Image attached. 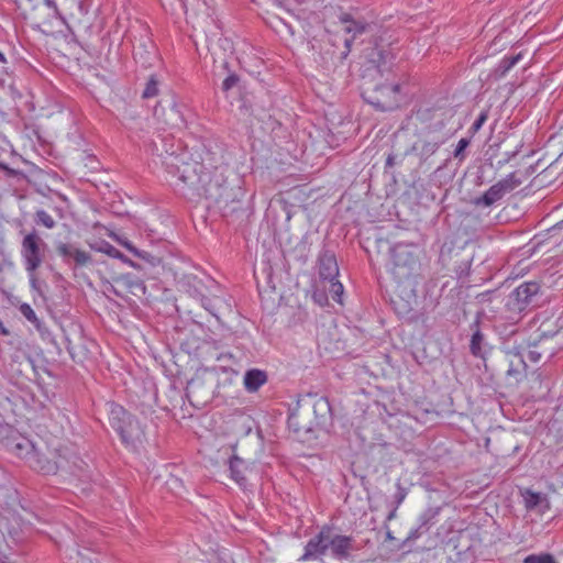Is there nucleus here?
<instances>
[{
    "instance_id": "1",
    "label": "nucleus",
    "mask_w": 563,
    "mask_h": 563,
    "mask_svg": "<svg viewBox=\"0 0 563 563\" xmlns=\"http://www.w3.org/2000/svg\"><path fill=\"white\" fill-rule=\"evenodd\" d=\"M418 247L415 244L397 243L390 249L389 272L397 284H408L410 292H413V278L418 275L420 262L417 254ZM416 301L413 294L409 295V299H393L395 311L402 318L415 320L416 314L411 300Z\"/></svg>"
},
{
    "instance_id": "2",
    "label": "nucleus",
    "mask_w": 563,
    "mask_h": 563,
    "mask_svg": "<svg viewBox=\"0 0 563 563\" xmlns=\"http://www.w3.org/2000/svg\"><path fill=\"white\" fill-rule=\"evenodd\" d=\"M162 147L165 152L163 165L167 173L177 180L188 186L199 194H202L209 183L212 180L209 172L202 170L198 159L190 155L188 152L183 151L178 153L180 144L170 145L165 140H162Z\"/></svg>"
},
{
    "instance_id": "3",
    "label": "nucleus",
    "mask_w": 563,
    "mask_h": 563,
    "mask_svg": "<svg viewBox=\"0 0 563 563\" xmlns=\"http://www.w3.org/2000/svg\"><path fill=\"white\" fill-rule=\"evenodd\" d=\"M340 21L344 24V31L351 33V38H345L344 46L345 51L341 54V59H345L351 52L353 40L361 34L371 33L375 35L374 47L369 49L366 57L371 64H373L377 70L383 75L385 69H389V66L395 59V55L386 49V46L391 45L389 38H385L384 35H376V25L367 23L362 20H354L351 14L343 13L340 15Z\"/></svg>"
},
{
    "instance_id": "4",
    "label": "nucleus",
    "mask_w": 563,
    "mask_h": 563,
    "mask_svg": "<svg viewBox=\"0 0 563 563\" xmlns=\"http://www.w3.org/2000/svg\"><path fill=\"white\" fill-rule=\"evenodd\" d=\"M222 176L217 174L202 192L219 208L223 217H229L242 209L245 195L238 176L233 172Z\"/></svg>"
},
{
    "instance_id": "5",
    "label": "nucleus",
    "mask_w": 563,
    "mask_h": 563,
    "mask_svg": "<svg viewBox=\"0 0 563 563\" xmlns=\"http://www.w3.org/2000/svg\"><path fill=\"white\" fill-rule=\"evenodd\" d=\"M109 423L126 448L136 449L139 444H142L145 437L142 426L121 405L109 404Z\"/></svg>"
},
{
    "instance_id": "6",
    "label": "nucleus",
    "mask_w": 563,
    "mask_h": 563,
    "mask_svg": "<svg viewBox=\"0 0 563 563\" xmlns=\"http://www.w3.org/2000/svg\"><path fill=\"white\" fill-rule=\"evenodd\" d=\"M543 292L538 282H523L507 297L505 305L508 319L518 322L521 314L541 305Z\"/></svg>"
},
{
    "instance_id": "7",
    "label": "nucleus",
    "mask_w": 563,
    "mask_h": 563,
    "mask_svg": "<svg viewBox=\"0 0 563 563\" xmlns=\"http://www.w3.org/2000/svg\"><path fill=\"white\" fill-rule=\"evenodd\" d=\"M154 114L162 118L168 128L176 130L187 128L195 118L192 110L176 96L158 101Z\"/></svg>"
},
{
    "instance_id": "8",
    "label": "nucleus",
    "mask_w": 563,
    "mask_h": 563,
    "mask_svg": "<svg viewBox=\"0 0 563 563\" xmlns=\"http://www.w3.org/2000/svg\"><path fill=\"white\" fill-rule=\"evenodd\" d=\"M364 99L375 109L386 112L396 110L401 102L400 82H382L375 85L372 90H366Z\"/></svg>"
},
{
    "instance_id": "9",
    "label": "nucleus",
    "mask_w": 563,
    "mask_h": 563,
    "mask_svg": "<svg viewBox=\"0 0 563 563\" xmlns=\"http://www.w3.org/2000/svg\"><path fill=\"white\" fill-rule=\"evenodd\" d=\"M47 244L33 229L25 233L21 241V257L26 272L37 271L46 257Z\"/></svg>"
},
{
    "instance_id": "10",
    "label": "nucleus",
    "mask_w": 563,
    "mask_h": 563,
    "mask_svg": "<svg viewBox=\"0 0 563 563\" xmlns=\"http://www.w3.org/2000/svg\"><path fill=\"white\" fill-rule=\"evenodd\" d=\"M192 155L198 159V164L201 165V169L209 172L212 178H214L217 174L224 176L231 172L229 166L224 163L223 155L219 147L213 150L203 144Z\"/></svg>"
},
{
    "instance_id": "11",
    "label": "nucleus",
    "mask_w": 563,
    "mask_h": 563,
    "mask_svg": "<svg viewBox=\"0 0 563 563\" xmlns=\"http://www.w3.org/2000/svg\"><path fill=\"white\" fill-rule=\"evenodd\" d=\"M55 247L57 255L73 272L93 263L91 254L78 247L76 243L58 242Z\"/></svg>"
},
{
    "instance_id": "12",
    "label": "nucleus",
    "mask_w": 563,
    "mask_h": 563,
    "mask_svg": "<svg viewBox=\"0 0 563 563\" xmlns=\"http://www.w3.org/2000/svg\"><path fill=\"white\" fill-rule=\"evenodd\" d=\"M329 551L332 558L339 561H347L352 559V553L358 548L352 536L340 534L330 526Z\"/></svg>"
},
{
    "instance_id": "13",
    "label": "nucleus",
    "mask_w": 563,
    "mask_h": 563,
    "mask_svg": "<svg viewBox=\"0 0 563 563\" xmlns=\"http://www.w3.org/2000/svg\"><path fill=\"white\" fill-rule=\"evenodd\" d=\"M132 44L135 62L144 68L150 67L156 58V48L147 30L144 29L139 36L135 35Z\"/></svg>"
},
{
    "instance_id": "14",
    "label": "nucleus",
    "mask_w": 563,
    "mask_h": 563,
    "mask_svg": "<svg viewBox=\"0 0 563 563\" xmlns=\"http://www.w3.org/2000/svg\"><path fill=\"white\" fill-rule=\"evenodd\" d=\"M329 532L330 526H322L319 532L307 542L303 554L299 558L298 561L306 562L310 560H318L325 555L329 551Z\"/></svg>"
},
{
    "instance_id": "15",
    "label": "nucleus",
    "mask_w": 563,
    "mask_h": 563,
    "mask_svg": "<svg viewBox=\"0 0 563 563\" xmlns=\"http://www.w3.org/2000/svg\"><path fill=\"white\" fill-rule=\"evenodd\" d=\"M312 413L314 417L313 422H310L309 426H299L296 423V432H299L300 430L310 431L312 428L324 426L328 419L331 417V406L329 400L325 397L316 398L312 402Z\"/></svg>"
},
{
    "instance_id": "16",
    "label": "nucleus",
    "mask_w": 563,
    "mask_h": 563,
    "mask_svg": "<svg viewBox=\"0 0 563 563\" xmlns=\"http://www.w3.org/2000/svg\"><path fill=\"white\" fill-rule=\"evenodd\" d=\"M318 273L323 282L334 280L339 276L336 257L332 251L323 249L318 256Z\"/></svg>"
},
{
    "instance_id": "17",
    "label": "nucleus",
    "mask_w": 563,
    "mask_h": 563,
    "mask_svg": "<svg viewBox=\"0 0 563 563\" xmlns=\"http://www.w3.org/2000/svg\"><path fill=\"white\" fill-rule=\"evenodd\" d=\"M5 446L8 448L9 451L13 452L21 459H25L27 462L31 459L30 456L36 450L33 442L30 439L21 435L19 432L11 437L10 441L7 442Z\"/></svg>"
},
{
    "instance_id": "18",
    "label": "nucleus",
    "mask_w": 563,
    "mask_h": 563,
    "mask_svg": "<svg viewBox=\"0 0 563 563\" xmlns=\"http://www.w3.org/2000/svg\"><path fill=\"white\" fill-rule=\"evenodd\" d=\"M229 471L231 478L240 486L246 487L247 473L251 472L250 464L238 455H233L229 460Z\"/></svg>"
},
{
    "instance_id": "19",
    "label": "nucleus",
    "mask_w": 563,
    "mask_h": 563,
    "mask_svg": "<svg viewBox=\"0 0 563 563\" xmlns=\"http://www.w3.org/2000/svg\"><path fill=\"white\" fill-rule=\"evenodd\" d=\"M439 146L440 144L437 141L419 139L405 152V155L415 154L419 157L420 164H422L439 150Z\"/></svg>"
},
{
    "instance_id": "20",
    "label": "nucleus",
    "mask_w": 563,
    "mask_h": 563,
    "mask_svg": "<svg viewBox=\"0 0 563 563\" xmlns=\"http://www.w3.org/2000/svg\"><path fill=\"white\" fill-rule=\"evenodd\" d=\"M30 465L38 471L40 473L44 475H56L57 474V466L54 464V454L52 453V456H45L43 454H40L36 450L35 452L30 456Z\"/></svg>"
},
{
    "instance_id": "21",
    "label": "nucleus",
    "mask_w": 563,
    "mask_h": 563,
    "mask_svg": "<svg viewBox=\"0 0 563 563\" xmlns=\"http://www.w3.org/2000/svg\"><path fill=\"white\" fill-rule=\"evenodd\" d=\"M53 454L54 464L57 466V473L65 472L67 474H75L77 457L74 454L69 453L67 449H57Z\"/></svg>"
},
{
    "instance_id": "22",
    "label": "nucleus",
    "mask_w": 563,
    "mask_h": 563,
    "mask_svg": "<svg viewBox=\"0 0 563 563\" xmlns=\"http://www.w3.org/2000/svg\"><path fill=\"white\" fill-rule=\"evenodd\" d=\"M505 191L498 183L490 186L482 196L476 197L473 203L476 207H490L497 201L501 200L505 196Z\"/></svg>"
},
{
    "instance_id": "23",
    "label": "nucleus",
    "mask_w": 563,
    "mask_h": 563,
    "mask_svg": "<svg viewBox=\"0 0 563 563\" xmlns=\"http://www.w3.org/2000/svg\"><path fill=\"white\" fill-rule=\"evenodd\" d=\"M14 2L25 19L38 24V20H41L40 8L43 5V0H14Z\"/></svg>"
},
{
    "instance_id": "24",
    "label": "nucleus",
    "mask_w": 563,
    "mask_h": 563,
    "mask_svg": "<svg viewBox=\"0 0 563 563\" xmlns=\"http://www.w3.org/2000/svg\"><path fill=\"white\" fill-rule=\"evenodd\" d=\"M243 380L245 389L255 393L267 382V374L262 369L252 368L246 371Z\"/></svg>"
},
{
    "instance_id": "25",
    "label": "nucleus",
    "mask_w": 563,
    "mask_h": 563,
    "mask_svg": "<svg viewBox=\"0 0 563 563\" xmlns=\"http://www.w3.org/2000/svg\"><path fill=\"white\" fill-rule=\"evenodd\" d=\"M471 328L474 330L471 342H470V351L473 356L485 358V351H484V335L479 330V321L475 320Z\"/></svg>"
},
{
    "instance_id": "26",
    "label": "nucleus",
    "mask_w": 563,
    "mask_h": 563,
    "mask_svg": "<svg viewBox=\"0 0 563 563\" xmlns=\"http://www.w3.org/2000/svg\"><path fill=\"white\" fill-rule=\"evenodd\" d=\"M525 507L528 510H533L538 507L549 508V501L545 494L536 493L531 489H526L522 493Z\"/></svg>"
},
{
    "instance_id": "27",
    "label": "nucleus",
    "mask_w": 563,
    "mask_h": 563,
    "mask_svg": "<svg viewBox=\"0 0 563 563\" xmlns=\"http://www.w3.org/2000/svg\"><path fill=\"white\" fill-rule=\"evenodd\" d=\"M440 510V507L427 508L418 518L419 529L427 533L435 525Z\"/></svg>"
},
{
    "instance_id": "28",
    "label": "nucleus",
    "mask_w": 563,
    "mask_h": 563,
    "mask_svg": "<svg viewBox=\"0 0 563 563\" xmlns=\"http://www.w3.org/2000/svg\"><path fill=\"white\" fill-rule=\"evenodd\" d=\"M41 20L38 24L48 23L54 18H62L55 0H43V5L40 8Z\"/></svg>"
},
{
    "instance_id": "29",
    "label": "nucleus",
    "mask_w": 563,
    "mask_h": 563,
    "mask_svg": "<svg viewBox=\"0 0 563 563\" xmlns=\"http://www.w3.org/2000/svg\"><path fill=\"white\" fill-rule=\"evenodd\" d=\"M522 58V54L518 53L512 56H505L496 68V74L499 77H504L519 60Z\"/></svg>"
},
{
    "instance_id": "30",
    "label": "nucleus",
    "mask_w": 563,
    "mask_h": 563,
    "mask_svg": "<svg viewBox=\"0 0 563 563\" xmlns=\"http://www.w3.org/2000/svg\"><path fill=\"white\" fill-rule=\"evenodd\" d=\"M135 256L144 260L152 267L161 265L164 258L162 252H153L147 250H139Z\"/></svg>"
},
{
    "instance_id": "31",
    "label": "nucleus",
    "mask_w": 563,
    "mask_h": 563,
    "mask_svg": "<svg viewBox=\"0 0 563 563\" xmlns=\"http://www.w3.org/2000/svg\"><path fill=\"white\" fill-rule=\"evenodd\" d=\"M88 543V540L85 536L79 537L78 548L82 547L87 549L84 544ZM70 563H97L89 559L86 554H84L79 549L73 550V553L69 555Z\"/></svg>"
},
{
    "instance_id": "32",
    "label": "nucleus",
    "mask_w": 563,
    "mask_h": 563,
    "mask_svg": "<svg viewBox=\"0 0 563 563\" xmlns=\"http://www.w3.org/2000/svg\"><path fill=\"white\" fill-rule=\"evenodd\" d=\"M159 81L156 75H151L145 84V88L142 92L144 99L156 97L159 92Z\"/></svg>"
},
{
    "instance_id": "33",
    "label": "nucleus",
    "mask_w": 563,
    "mask_h": 563,
    "mask_svg": "<svg viewBox=\"0 0 563 563\" xmlns=\"http://www.w3.org/2000/svg\"><path fill=\"white\" fill-rule=\"evenodd\" d=\"M497 183L500 185L505 194H507L519 187L522 184V180L517 177L516 173H510Z\"/></svg>"
},
{
    "instance_id": "34",
    "label": "nucleus",
    "mask_w": 563,
    "mask_h": 563,
    "mask_svg": "<svg viewBox=\"0 0 563 563\" xmlns=\"http://www.w3.org/2000/svg\"><path fill=\"white\" fill-rule=\"evenodd\" d=\"M34 222L37 224V225H42L46 229H54L55 225H56V222L55 220L51 217V214L48 212H46L45 210L43 209H38L35 211L34 213Z\"/></svg>"
},
{
    "instance_id": "35",
    "label": "nucleus",
    "mask_w": 563,
    "mask_h": 563,
    "mask_svg": "<svg viewBox=\"0 0 563 563\" xmlns=\"http://www.w3.org/2000/svg\"><path fill=\"white\" fill-rule=\"evenodd\" d=\"M122 280L124 284L129 287L131 292L136 294V291L145 292V285L144 283L136 277H133L131 274H126L122 276Z\"/></svg>"
},
{
    "instance_id": "36",
    "label": "nucleus",
    "mask_w": 563,
    "mask_h": 563,
    "mask_svg": "<svg viewBox=\"0 0 563 563\" xmlns=\"http://www.w3.org/2000/svg\"><path fill=\"white\" fill-rule=\"evenodd\" d=\"M523 563H558L550 553L530 554L525 558Z\"/></svg>"
},
{
    "instance_id": "37",
    "label": "nucleus",
    "mask_w": 563,
    "mask_h": 563,
    "mask_svg": "<svg viewBox=\"0 0 563 563\" xmlns=\"http://www.w3.org/2000/svg\"><path fill=\"white\" fill-rule=\"evenodd\" d=\"M330 284L329 292L332 299L339 303H342L343 285L335 278L334 280H327Z\"/></svg>"
},
{
    "instance_id": "38",
    "label": "nucleus",
    "mask_w": 563,
    "mask_h": 563,
    "mask_svg": "<svg viewBox=\"0 0 563 563\" xmlns=\"http://www.w3.org/2000/svg\"><path fill=\"white\" fill-rule=\"evenodd\" d=\"M90 246L92 250L104 253L110 257L114 258V256H119V250L107 241H101L100 243Z\"/></svg>"
},
{
    "instance_id": "39",
    "label": "nucleus",
    "mask_w": 563,
    "mask_h": 563,
    "mask_svg": "<svg viewBox=\"0 0 563 563\" xmlns=\"http://www.w3.org/2000/svg\"><path fill=\"white\" fill-rule=\"evenodd\" d=\"M34 328L38 332L40 336L44 341L54 342V336L49 328L42 321L37 320L34 324Z\"/></svg>"
},
{
    "instance_id": "40",
    "label": "nucleus",
    "mask_w": 563,
    "mask_h": 563,
    "mask_svg": "<svg viewBox=\"0 0 563 563\" xmlns=\"http://www.w3.org/2000/svg\"><path fill=\"white\" fill-rule=\"evenodd\" d=\"M34 328L38 332L40 336L44 341L54 342V336L49 328L42 321L37 320L34 324Z\"/></svg>"
},
{
    "instance_id": "41",
    "label": "nucleus",
    "mask_w": 563,
    "mask_h": 563,
    "mask_svg": "<svg viewBox=\"0 0 563 563\" xmlns=\"http://www.w3.org/2000/svg\"><path fill=\"white\" fill-rule=\"evenodd\" d=\"M19 311L32 324L38 320L34 309L26 302L19 306Z\"/></svg>"
},
{
    "instance_id": "42",
    "label": "nucleus",
    "mask_w": 563,
    "mask_h": 563,
    "mask_svg": "<svg viewBox=\"0 0 563 563\" xmlns=\"http://www.w3.org/2000/svg\"><path fill=\"white\" fill-rule=\"evenodd\" d=\"M526 368V363L522 357H518L517 363L515 364L512 361L509 362L508 369L506 371L507 376L517 377L521 369Z\"/></svg>"
},
{
    "instance_id": "43",
    "label": "nucleus",
    "mask_w": 563,
    "mask_h": 563,
    "mask_svg": "<svg viewBox=\"0 0 563 563\" xmlns=\"http://www.w3.org/2000/svg\"><path fill=\"white\" fill-rule=\"evenodd\" d=\"M239 81H240V77L236 74H234V73L229 74L222 81V86H221L222 91L229 92L232 88L238 86Z\"/></svg>"
},
{
    "instance_id": "44",
    "label": "nucleus",
    "mask_w": 563,
    "mask_h": 563,
    "mask_svg": "<svg viewBox=\"0 0 563 563\" xmlns=\"http://www.w3.org/2000/svg\"><path fill=\"white\" fill-rule=\"evenodd\" d=\"M312 299L320 307L327 306L329 299L325 292V287H323L322 289L316 287V289L312 292Z\"/></svg>"
},
{
    "instance_id": "45",
    "label": "nucleus",
    "mask_w": 563,
    "mask_h": 563,
    "mask_svg": "<svg viewBox=\"0 0 563 563\" xmlns=\"http://www.w3.org/2000/svg\"><path fill=\"white\" fill-rule=\"evenodd\" d=\"M217 301L219 300L200 295L201 306L214 317H217Z\"/></svg>"
},
{
    "instance_id": "46",
    "label": "nucleus",
    "mask_w": 563,
    "mask_h": 563,
    "mask_svg": "<svg viewBox=\"0 0 563 563\" xmlns=\"http://www.w3.org/2000/svg\"><path fill=\"white\" fill-rule=\"evenodd\" d=\"M18 431L12 427L5 423H0V440L7 445V442L10 441L13 434H16Z\"/></svg>"
},
{
    "instance_id": "47",
    "label": "nucleus",
    "mask_w": 563,
    "mask_h": 563,
    "mask_svg": "<svg viewBox=\"0 0 563 563\" xmlns=\"http://www.w3.org/2000/svg\"><path fill=\"white\" fill-rule=\"evenodd\" d=\"M488 119V110H483L478 117L476 118V120L474 121V123L472 124L470 131L474 134L476 132H478L481 130V128L484 125V123L487 121Z\"/></svg>"
},
{
    "instance_id": "48",
    "label": "nucleus",
    "mask_w": 563,
    "mask_h": 563,
    "mask_svg": "<svg viewBox=\"0 0 563 563\" xmlns=\"http://www.w3.org/2000/svg\"><path fill=\"white\" fill-rule=\"evenodd\" d=\"M396 487H397V490L394 495V503L396 505V508H398L405 500L408 492H407V488H405L400 482H397Z\"/></svg>"
},
{
    "instance_id": "49",
    "label": "nucleus",
    "mask_w": 563,
    "mask_h": 563,
    "mask_svg": "<svg viewBox=\"0 0 563 563\" xmlns=\"http://www.w3.org/2000/svg\"><path fill=\"white\" fill-rule=\"evenodd\" d=\"M468 145H470L468 139H465V137L461 139L457 142V145L454 150V157L459 158L460 161L464 159V157H465L464 152Z\"/></svg>"
},
{
    "instance_id": "50",
    "label": "nucleus",
    "mask_w": 563,
    "mask_h": 563,
    "mask_svg": "<svg viewBox=\"0 0 563 563\" xmlns=\"http://www.w3.org/2000/svg\"><path fill=\"white\" fill-rule=\"evenodd\" d=\"M8 75H9V62L5 58L4 54L0 51V82H3Z\"/></svg>"
},
{
    "instance_id": "51",
    "label": "nucleus",
    "mask_w": 563,
    "mask_h": 563,
    "mask_svg": "<svg viewBox=\"0 0 563 563\" xmlns=\"http://www.w3.org/2000/svg\"><path fill=\"white\" fill-rule=\"evenodd\" d=\"M26 273L29 276V283H30L31 289L41 294L42 291H41L40 280H38L36 271H31V272H26Z\"/></svg>"
},
{
    "instance_id": "52",
    "label": "nucleus",
    "mask_w": 563,
    "mask_h": 563,
    "mask_svg": "<svg viewBox=\"0 0 563 563\" xmlns=\"http://www.w3.org/2000/svg\"><path fill=\"white\" fill-rule=\"evenodd\" d=\"M405 154L400 156L396 155V154H389L386 158V163H385V167L386 168H389V167H393L394 165L396 164H400L402 163L404 158H405Z\"/></svg>"
},
{
    "instance_id": "53",
    "label": "nucleus",
    "mask_w": 563,
    "mask_h": 563,
    "mask_svg": "<svg viewBox=\"0 0 563 563\" xmlns=\"http://www.w3.org/2000/svg\"><path fill=\"white\" fill-rule=\"evenodd\" d=\"M201 386H202L201 382L190 380L186 387L187 397L189 398L191 395H194Z\"/></svg>"
},
{
    "instance_id": "54",
    "label": "nucleus",
    "mask_w": 563,
    "mask_h": 563,
    "mask_svg": "<svg viewBox=\"0 0 563 563\" xmlns=\"http://www.w3.org/2000/svg\"><path fill=\"white\" fill-rule=\"evenodd\" d=\"M495 294V290H487V291H483L481 294H478L476 296V300L479 302V303H486V302H489L492 300V297L493 295Z\"/></svg>"
},
{
    "instance_id": "55",
    "label": "nucleus",
    "mask_w": 563,
    "mask_h": 563,
    "mask_svg": "<svg viewBox=\"0 0 563 563\" xmlns=\"http://www.w3.org/2000/svg\"><path fill=\"white\" fill-rule=\"evenodd\" d=\"M117 241L128 251H130L133 255H136L139 249L135 247L128 239L118 238Z\"/></svg>"
},
{
    "instance_id": "56",
    "label": "nucleus",
    "mask_w": 563,
    "mask_h": 563,
    "mask_svg": "<svg viewBox=\"0 0 563 563\" xmlns=\"http://www.w3.org/2000/svg\"><path fill=\"white\" fill-rule=\"evenodd\" d=\"M518 153H519V148H516L512 152H506L505 157L503 159L498 161V163H497L498 167H503L505 164L510 162V159H512Z\"/></svg>"
},
{
    "instance_id": "57",
    "label": "nucleus",
    "mask_w": 563,
    "mask_h": 563,
    "mask_svg": "<svg viewBox=\"0 0 563 563\" xmlns=\"http://www.w3.org/2000/svg\"><path fill=\"white\" fill-rule=\"evenodd\" d=\"M426 534L424 531L420 530L419 529V526H417L416 528L411 529L408 533V537H407V540L408 541H413V540H417L419 539L421 536Z\"/></svg>"
},
{
    "instance_id": "58",
    "label": "nucleus",
    "mask_w": 563,
    "mask_h": 563,
    "mask_svg": "<svg viewBox=\"0 0 563 563\" xmlns=\"http://www.w3.org/2000/svg\"><path fill=\"white\" fill-rule=\"evenodd\" d=\"M527 356L529 361L537 363L541 358V353H539L537 350H529Z\"/></svg>"
},
{
    "instance_id": "59",
    "label": "nucleus",
    "mask_w": 563,
    "mask_h": 563,
    "mask_svg": "<svg viewBox=\"0 0 563 563\" xmlns=\"http://www.w3.org/2000/svg\"><path fill=\"white\" fill-rule=\"evenodd\" d=\"M114 258H119L121 260L122 262L124 263H128L129 265H131L132 267H135L137 268L139 265L136 263H134L133 261L129 260L124 254H122L120 251H119V256H114Z\"/></svg>"
},
{
    "instance_id": "60",
    "label": "nucleus",
    "mask_w": 563,
    "mask_h": 563,
    "mask_svg": "<svg viewBox=\"0 0 563 563\" xmlns=\"http://www.w3.org/2000/svg\"><path fill=\"white\" fill-rule=\"evenodd\" d=\"M0 334H2V335H9L10 334L9 329L4 325V323L2 322L1 319H0Z\"/></svg>"
},
{
    "instance_id": "61",
    "label": "nucleus",
    "mask_w": 563,
    "mask_h": 563,
    "mask_svg": "<svg viewBox=\"0 0 563 563\" xmlns=\"http://www.w3.org/2000/svg\"><path fill=\"white\" fill-rule=\"evenodd\" d=\"M398 508H396V506L394 507V509L389 512V515L387 516V519L388 520H391L396 517V511H397Z\"/></svg>"
},
{
    "instance_id": "62",
    "label": "nucleus",
    "mask_w": 563,
    "mask_h": 563,
    "mask_svg": "<svg viewBox=\"0 0 563 563\" xmlns=\"http://www.w3.org/2000/svg\"><path fill=\"white\" fill-rule=\"evenodd\" d=\"M539 164H540V162H538L536 166L531 165V166L529 167L528 172H530L531 174H532V173H534V172H537V167L539 166Z\"/></svg>"
},
{
    "instance_id": "63",
    "label": "nucleus",
    "mask_w": 563,
    "mask_h": 563,
    "mask_svg": "<svg viewBox=\"0 0 563 563\" xmlns=\"http://www.w3.org/2000/svg\"><path fill=\"white\" fill-rule=\"evenodd\" d=\"M0 169H1V170H8V172H11V170L9 169L8 165H5L4 163H1V162H0Z\"/></svg>"
},
{
    "instance_id": "64",
    "label": "nucleus",
    "mask_w": 563,
    "mask_h": 563,
    "mask_svg": "<svg viewBox=\"0 0 563 563\" xmlns=\"http://www.w3.org/2000/svg\"><path fill=\"white\" fill-rule=\"evenodd\" d=\"M297 418L296 415H294L291 418H290V423H294V420Z\"/></svg>"
}]
</instances>
